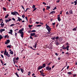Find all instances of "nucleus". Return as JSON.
Instances as JSON below:
<instances>
[{
  "instance_id": "30",
  "label": "nucleus",
  "mask_w": 77,
  "mask_h": 77,
  "mask_svg": "<svg viewBox=\"0 0 77 77\" xmlns=\"http://www.w3.org/2000/svg\"><path fill=\"white\" fill-rule=\"evenodd\" d=\"M36 32V30H32V31H31V32Z\"/></svg>"
},
{
  "instance_id": "61",
  "label": "nucleus",
  "mask_w": 77,
  "mask_h": 77,
  "mask_svg": "<svg viewBox=\"0 0 77 77\" xmlns=\"http://www.w3.org/2000/svg\"><path fill=\"white\" fill-rule=\"evenodd\" d=\"M35 38H37L38 37V35H35V36H34Z\"/></svg>"
},
{
  "instance_id": "43",
  "label": "nucleus",
  "mask_w": 77,
  "mask_h": 77,
  "mask_svg": "<svg viewBox=\"0 0 77 77\" xmlns=\"http://www.w3.org/2000/svg\"><path fill=\"white\" fill-rule=\"evenodd\" d=\"M69 45L67 46H66V49H67V48H69Z\"/></svg>"
},
{
  "instance_id": "5",
  "label": "nucleus",
  "mask_w": 77,
  "mask_h": 77,
  "mask_svg": "<svg viewBox=\"0 0 77 77\" xmlns=\"http://www.w3.org/2000/svg\"><path fill=\"white\" fill-rule=\"evenodd\" d=\"M46 70H48V71H50V70L51 69V68L48 66L46 68Z\"/></svg>"
},
{
  "instance_id": "47",
  "label": "nucleus",
  "mask_w": 77,
  "mask_h": 77,
  "mask_svg": "<svg viewBox=\"0 0 77 77\" xmlns=\"http://www.w3.org/2000/svg\"><path fill=\"white\" fill-rule=\"evenodd\" d=\"M36 10V8H34L33 10V11H35V10Z\"/></svg>"
},
{
  "instance_id": "3",
  "label": "nucleus",
  "mask_w": 77,
  "mask_h": 77,
  "mask_svg": "<svg viewBox=\"0 0 77 77\" xmlns=\"http://www.w3.org/2000/svg\"><path fill=\"white\" fill-rule=\"evenodd\" d=\"M11 14L13 15H20V14H18V12L17 11L12 12H11Z\"/></svg>"
},
{
  "instance_id": "7",
  "label": "nucleus",
  "mask_w": 77,
  "mask_h": 77,
  "mask_svg": "<svg viewBox=\"0 0 77 77\" xmlns=\"http://www.w3.org/2000/svg\"><path fill=\"white\" fill-rule=\"evenodd\" d=\"M10 42V40H7L6 42H5V44H9Z\"/></svg>"
},
{
  "instance_id": "8",
  "label": "nucleus",
  "mask_w": 77,
  "mask_h": 77,
  "mask_svg": "<svg viewBox=\"0 0 77 77\" xmlns=\"http://www.w3.org/2000/svg\"><path fill=\"white\" fill-rule=\"evenodd\" d=\"M10 32H8V33L11 34V35H12V32H13V31L12 29L10 30Z\"/></svg>"
},
{
  "instance_id": "11",
  "label": "nucleus",
  "mask_w": 77,
  "mask_h": 77,
  "mask_svg": "<svg viewBox=\"0 0 77 77\" xmlns=\"http://www.w3.org/2000/svg\"><path fill=\"white\" fill-rule=\"evenodd\" d=\"M35 33H31L30 34V35L32 36H35Z\"/></svg>"
},
{
  "instance_id": "12",
  "label": "nucleus",
  "mask_w": 77,
  "mask_h": 77,
  "mask_svg": "<svg viewBox=\"0 0 77 77\" xmlns=\"http://www.w3.org/2000/svg\"><path fill=\"white\" fill-rule=\"evenodd\" d=\"M42 68H43L42 67V66H40L38 67V70H39V69H42Z\"/></svg>"
},
{
  "instance_id": "29",
  "label": "nucleus",
  "mask_w": 77,
  "mask_h": 77,
  "mask_svg": "<svg viewBox=\"0 0 77 77\" xmlns=\"http://www.w3.org/2000/svg\"><path fill=\"white\" fill-rule=\"evenodd\" d=\"M3 10L5 11H6V8H5L3 7Z\"/></svg>"
},
{
  "instance_id": "31",
  "label": "nucleus",
  "mask_w": 77,
  "mask_h": 77,
  "mask_svg": "<svg viewBox=\"0 0 77 77\" xmlns=\"http://www.w3.org/2000/svg\"><path fill=\"white\" fill-rule=\"evenodd\" d=\"M10 53L11 54H14V52H13L12 51H11L10 52Z\"/></svg>"
},
{
  "instance_id": "44",
  "label": "nucleus",
  "mask_w": 77,
  "mask_h": 77,
  "mask_svg": "<svg viewBox=\"0 0 77 77\" xmlns=\"http://www.w3.org/2000/svg\"><path fill=\"white\" fill-rule=\"evenodd\" d=\"M19 59V58H18V57H17V58H16V60H18Z\"/></svg>"
},
{
  "instance_id": "50",
  "label": "nucleus",
  "mask_w": 77,
  "mask_h": 77,
  "mask_svg": "<svg viewBox=\"0 0 77 77\" xmlns=\"http://www.w3.org/2000/svg\"><path fill=\"white\" fill-rule=\"evenodd\" d=\"M35 23H36V24H39V22H36Z\"/></svg>"
},
{
  "instance_id": "20",
  "label": "nucleus",
  "mask_w": 77,
  "mask_h": 77,
  "mask_svg": "<svg viewBox=\"0 0 77 77\" xmlns=\"http://www.w3.org/2000/svg\"><path fill=\"white\" fill-rule=\"evenodd\" d=\"M55 13V11H52V12H51L50 14H54Z\"/></svg>"
},
{
  "instance_id": "37",
  "label": "nucleus",
  "mask_w": 77,
  "mask_h": 77,
  "mask_svg": "<svg viewBox=\"0 0 77 77\" xmlns=\"http://www.w3.org/2000/svg\"><path fill=\"white\" fill-rule=\"evenodd\" d=\"M0 39H3V37H2V35H0Z\"/></svg>"
},
{
  "instance_id": "49",
  "label": "nucleus",
  "mask_w": 77,
  "mask_h": 77,
  "mask_svg": "<svg viewBox=\"0 0 77 77\" xmlns=\"http://www.w3.org/2000/svg\"><path fill=\"white\" fill-rule=\"evenodd\" d=\"M60 2V0H58L56 1L57 3H59V2Z\"/></svg>"
},
{
  "instance_id": "2",
  "label": "nucleus",
  "mask_w": 77,
  "mask_h": 77,
  "mask_svg": "<svg viewBox=\"0 0 77 77\" xmlns=\"http://www.w3.org/2000/svg\"><path fill=\"white\" fill-rule=\"evenodd\" d=\"M46 28L48 30V32H50V31H51V28L47 24H46Z\"/></svg>"
},
{
  "instance_id": "63",
  "label": "nucleus",
  "mask_w": 77,
  "mask_h": 77,
  "mask_svg": "<svg viewBox=\"0 0 77 77\" xmlns=\"http://www.w3.org/2000/svg\"><path fill=\"white\" fill-rule=\"evenodd\" d=\"M44 75V73H41V75Z\"/></svg>"
},
{
  "instance_id": "34",
  "label": "nucleus",
  "mask_w": 77,
  "mask_h": 77,
  "mask_svg": "<svg viewBox=\"0 0 77 77\" xmlns=\"http://www.w3.org/2000/svg\"><path fill=\"white\" fill-rule=\"evenodd\" d=\"M15 74L16 75H17V76L18 77H19V75H18V74L17 72L15 73Z\"/></svg>"
},
{
  "instance_id": "16",
  "label": "nucleus",
  "mask_w": 77,
  "mask_h": 77,
  "mask_svg": "<svg viewBox=\"0 0 77 77\" xmlns=\"http://www.w3.org/2000/svg\"><path fill=\"white\" fill-rule=\"evenodd\" d=\"M37 43H36L35 44L34 46H33V47L34 48H35H35H36V46H37Z\"/></svg>"
},
{
  "instance_id": "38",
  "label": "nucleus",
  "mask_w": 77,
  "mask_h": 77,
  "mask_svg": "<svg viewBox=\"0 0 77 77\" xmlns=\"http://www.w3.org/2000/svg\"><path fill=\"white\" fill-rule=\"evenodd\" d=\"M22 18H24V17H25V15H22Z\"/></svg>"
},
{
  "instance_id": "39",
  "label": "nucleus",
  "mask_w": 77,
  "mask_h": 77,
  "mask_svg": "<svg viewBox=\"0 0 77 77\" xmlns=\"http://www.w3.org/2000/svg\"><path fill=\"white\" fill-rule=\"evenodd\" d=\"M32 26H33V25H29V28H30V27H32Z\"/></svg>"
},
{
  "instance_id": "59",
  "label": "nucleus",
  "mask_w": 77,
  "mask_h": 77,
  "mask_svg": "<svg viewBox=\"0 0 77 77\" xmlns=\"http://www.w3.org/2000/svg\"><path fill=\"white\" fill-rule=\"evenodd\" d=\"M17 32H16L15 34V36H17Z\"/></svg>"
},
{
  "instance_id": "57",
  "label": "nucleus",
  "mask_w": 77,
  "mask_h": 77,
  "mask_svg": "<svg viewBox=\"0 0 77 77\" xmlns=\"http://www.w3.org/2000/svg\"><path fill=\"white\" fill-rule=\"evenodd\" d=\"M43 5H46V3H45V2H43Z\"/></svg>"
},
{
  "instance_id": "36",
  "label": "nucleus",
  "mask_w": 77,
  "mask_h": 77,
  "mask_svg": "<svg viewBox=\"0 0 77 77\" xmlns=\"http://www.w3.org/2000/svg\"><path fill=\"white\" fill-rule=\"evenodd\" d=\"M74 3H75V6L77 5V1H74Z\"/></svg>"
},
{
  "instance_id": "13",
  "label": "nucleus",
  "mask_w": 77,
  "mask_h": 77,
  "mask_svg": "<svg viewBox=\"0 0 77 77\" xmlns=\"http://www.w3.org/2000/svg\"><path fill=\"white\" fill-rule=\"evenodd\" d=\"M63 39H62V38H60L59 39V42H62V40H63Z\"/></svg>"
},
{
  "instance_id": "6",
  "label": "nucleus",
  "mask_w": 77,
  "mask_h": 77,
  "mask_svg": "<svg viewBox=\"0 0 77 77\" xmlns=\"http://www.w3.org/2000/svg\"><path fill=\"white\" fill-rule=\"evenodd\" d=\"M11 20H12V19H7L5 20V23H7L8 22H9V21H11Z\"/></svg>"
},
{
  "instance_id": "55",
  "label": "nucleus",
  "mask_w": 77,
  "mask_h": 77,
  "mask_svg": "<svg viewBox=\"0 0 77 77\" xmlns=\"http://www.w3.org/2000/svg\"><path fill=\"white\" fill-rule=\"evenodd\" d=\"M8 37V35H5V38H6Z\"/></svg>"
},
{
  "instance_id": "25",
  "label": "nucleus",
  "mask_w": 77,
  "mask_h": 77,
  "mask_svg": "<svg viewBox=\"0 0 77 77\" xmlns=\"http://www.w3.org/2000/svg\"><path fill=\"white\" fill-rule=\"evenodd\" d=\"M67 74H69V75H70V74H72V72H67Z\"/></svg>"
},
{
  "instance_id": "60",
  "label": "nucleus",
  "mask_w": 77,
  "mask_h": 77,
  "mask_svg": "<svg viewBox=\"0 0 77 77\" xmlns=\"http://www.w3.org/2000/svg\"><path fill=\"white\" fill-rule=\"evenodd\" d=\"M43 72V71H40V73H41V74Z\"/></svg>"
},
{
  "instance_id": "32",
  "label": "nucleus",
  "mask_w": 77,
  "mask_h": 77,
  "mask_svg": "<svg viewBox=\"0 0 77 77\" xmlns=\"http://www.w3.org/2000/svg\"><path fill=\"white\" fill-rule=\"evenodd\" d=\"M15 25L14 24H11L10 26V27H12V26H14Z\"/></svg>"
},
{
  "instance_id": "45",
  "label": "nucleus",
  "mask_w": 77,
  "mask_h": 77,
  "mask_svg": "<svg viewBox=\"0 0 77 77\" xmlns=\"http://www.w3.org/2000/svg\"><path fill=\"white\" fill-rule=\"evenodd\" d=\"M32 8L34 9V8H35V5H33V6L32 7Z\"/></svg>"
},
{
  "instance_id": "58",
  "label": "nucleus",
  "mask_w": 77,
  "mask_h": 77,
  "mask_svg": "<svg viewBox=\"0 0 77 77\" xmlns=\"http://www.w3.org/2000/svg\"><path fill=\"white\" fill-rule=\"evenodd\" d=\"M57 9V8H56V7H55L54 8L53 10H54V9Z\"/></svg>"
},
{
  "instance_id": "62",
  "label": "nucleus",
  "mask_w": 77,
  "mask_h": 77,
  "mask_svg": "<svg viewBox=\"0 0 77 77\" xmlns=\"http://www.w3.org/2000/svg\"><path fill=\"white\" fill-rule=\"evenodd\" d=\"M69 66H67V69H68L69 68Z\"/></svg>"
},
{
  "instance_id": "26",
  "label": "nucleus",
  "mask_w": 77,
  "mask_h": 77,
  "mask_svg": "<svg viewBox=\"0 0 77 77\" xmlns=\"http://www.w3.org/2000/svg\"><path fill=\"white\" fill-rule=\"evenodd\" d=\"M73 31H77V29H76V28H74L72 29Z\"/></svg>"
},
{
  "instance_id": "33",
  "label": "nucleus",
  "mask_w": 77,
  "mask_h": 77,
  "mask_svg": "<svg viewBox=\"0 0 77 77\" xmlns=\"http://www.w3.org/2000/svg\"><path fill=\"white\" fill-rule=\"evenodd\" d=\"M63 48V50H66V48L65 47H63V48Z\"/></svg>"
},
{
  "instance_id": "24",
  "label": "nucleus",
  "mask_w": 77,
  "mask_h": 77,
  "mask_svg": "<svg viewBox=\"0 0 77 77\" xmlns=\"http://www.w3.org/2000/svg\"><path fill=\"white\" fill-rule=\"evenodd\" d=\"M6 54H7V52L6 51V50H5L4 53V55H6Z\"/></svg>"
},
{
  "instance_id": "41",
  "label": "nucleus",
  "mask_w": 77,
  "mask_h": 77,
  "mask_svg": "<svg viewBox=\"0 0 77 77\" xmlns=\"http://www.w3.org/2000/svg\"><path fill=\"white\" fill-rule=\"evenodd\" d=\"M30 39H33V37H32V36L31 35H30Z\"/></svg>"
},
{
  "instance_id": "40",
  "label": "nucleus",
  "mask_w": 77,
  "mask_h": 77,
  "mask_svg": "<svg viewBox=\"0 0 77 77\" xmlns=\"http://www.w3.org/2000/svg\"><path fill=\"white\" fill-rule=\"evenodd\" d=\"M1 56L2 57V58H4V57L3 56V55L2 54H1Z\"/></svg>"
},
{
  "instance_id": "21",
  "label": "nucleus",
  "mask_w": 77,
  "mask_h": 77,
  "mask_svg": "<svg viewBox=\"0 0 77 77\" xmlns=\"http://www.w3.org/2000/svg\"><path fill=\"white\" fill-rule=\"evenodd\" d=\"M69 12L71 14H72V10H70L69 11Z\"/></svg>"
},
{
  "instance_id": "51",
  "label": "nucleus",
  "mask_w": 77,
  "mask_h": 77,
  "mask_svg": "<svg viewBox=\"0 0 77 77\" xmlns=\"http://www.w3.org/2000/svg\"><path fill=\"white\" fill-rule=\"evenodd\" d=\"M39 23L40 24H42V25H43V24H44L42 23L39 22Z\"/></svg>"
},
{
  "instance_id": "17",
  "label": "nucleus",
  "mask_w": 77,
  "mask_h": 77,
  "mask_svg": "<svg viewBox=\"0 0 77 77\" xmlns=\"http://www.w3.org/2000/svg\"><path fill=\"white\" fill-rule=\"evenodd\" d=\"M11 45H8L7 46V48H11Z\"/></svg>"
},
{
  "instance_id": "14",
  "label": "nucleus",
  "mask_w": 77,
  "mask_h": 77,
  "mask_svg": "<svg viewBox=\"0 0 77 77\" xmlns=\"http://www.w3.org/2000/svg\"><path fill=\"white\" fill-rule=\"evenodd\" d=\"M6 56H7V57H10V55L8 54V52H7Z\"/></svg>"
},
{
  "instance_id": "27",
  "label": "nucleus",
  "mask_w": 77,
  "mask_h": 77,
  "mask_svg": "<svg viewBox=\"0 0 77 77\" xmlns=\"http://www.w3.org/2000/svg\"><path fill=\"white\" fill-rule=\"evenodd\" d=\"M50 6H47V8L46 9L48 10V9H50Z\"/></svg>"
},
{
  "instance_id": "28",
  "label": "nucleus",
  "mask_w": 77,
  "mask_h": 77,
  "mask_svg": "<svg viewBox=\"0 0 77 77\" xmlns=\"http://www.w3.org/2000/svg\"><path fill=\"white\" fill-rule=\"evenodd\" d=\"M29 23L30 24H32V21L31 20V19H30L29 20Z\"/></svg>"
},
{
  "instance_id": "1",
  "label": "nucleus",
  "mask_w": 77,
  "mask_h": 77,
  "mask_svg": "<svg viewBox=\"0 0 77 77\" xmlns=\"http://www.w3.org/2000/svg\"><path fill=\"white\" fill-rule=\"evenodd\" d=\"M24 30V29L23 28H22L21 30H19V33L21 34V36L22 38H23L24 37V32L23 31Z\"/></svg>"
},
{
  "instance_id": "18",
  "label": "nucleus",
  "mask_w": 77,
  "mask_h": 77,
  "mask_svg": "<svg viewBox=\"0 0 77 77\" xmlns=\"http://www.w3.org/2000/svg\"><path fill=\"white\" fill-rule=\"evenodd\" d=\"M20 70H21V72H22V73H23V72H24V70L23 69L21 68Z\"/></svg>"
},
{
  "instance_id": "19",
  "label": "nucleus",
  "mask_w": 77,
  "mask_h": 77,
  "mask_svg": "<svg viewBox=\"0 0 77 77\" xmlns=\"http://www.w3.org/2000/svg\"><path fill=\"white\" fill-rule=\"evenodd\" d=\"M57 19L59 21H61V19H60V17H58Z\"/></svg>"
},
{
  "instance_id": "9",
  "label": "nucleus",
  "mask_w": 77,
  "mask_h": 77,
  "mask_svg": "<svg viewBox=\"0 0 77 77\" xmlns=\"http://www.w3.org/2000/svg\"><path fill=\"white\" fill-rule=\"evenodd\" d=\"M4 31H5V29H2L0 30V32L1 33H2V32H4Z\"/></svg>"
},
{
  "instance_id": "48",
  "label": "nucleus",
  "mask_w": 77,
  "mask_h": 77,
  "mask_svg": "<svg viewBox=\"0 0 77 77\" xmlns=\"http://www.w3.org/2000/svg\"><path fill=\"white\" fill-rule=\"evenodd\" d=\"M15 57H14V58H13V60L14 62L16 61H15Z\"/></svg>"
},
{
  "instance_id": "15",
  "label": "nucleus",
  "mask_w": 77,
  "mask_h": 77,
  "mask_svg": "<svg viewBox=\"0 0 77 77\" xmlns=\"http://www.w3.org/2000/svg\"><path fill=\"white\" fill-rule=\"evenodd\" d=\"M1 26L2 27H4V26H5V23H3V24L1 23L0 24Z\"/></svg>"
},
{
  "instance_id": "4",
  "label": "nucleus",
  "mask_w": 77,
  "mask_h": 77,
  "mask_svg": "<svg viewBox=\"0 0 77 77\" xmlns=\"http://www.w3.org/2000/svg\"><path fill=\"white\" fill-rule=\"evenodd\" d=\"M55 43L56 45H59L60 44V43L59 42H58V40H55Z\"/></svg>"
},
{
  "instance_id": "53",
  "label": "nucleus",
  "mask_w": 77,
  "mask_h": 77,
  "mask_svg": "<svg viewBox=\"0 0 77 77\" xmlns=\"http://www.w3.org/2000/svg\"><path fill=\"white\" fill-rule=\"evenodd\" d=\"M55 24H56V23H52V25H55Z\"/></svg>"
},
{
  "instance_id": "22",
  "label": "nucleus",
  "mask_w": 77,
  "mask_h": 77,
  "mask_svg": "<svg viewBox=\"0 0 77 77\" xmlns=\"http://www.w3.org/2000/svg\"><path fill=\"white\" fill-rule=\"evenodd\" d=\"M9 14H7L6 16L5 17V18H7L9 17Z\"/></svg>"
},
{
  "instance_id": "54",
  "label": "nucleus",
  "mask_w": 77,
  "mask_h": 77,
  "mask_svg": "<svg viewBox=\"0 0 77 77\" xmlns=\"http://www.w3.org/2000/svg\"><path fill=\"white\" fill-rule=\"evenodd\" d=\"M12 20H14V21H15V19L14 18H12Z\"/></svg>"
},
{
  "instance_id": "10",
  "label": "nucleus",
  "mask_w": 77,
  "mask_h": 77,
  "mask_svg": "<svg viewBox=\"0 0 77 77\" xmlns=\"http://www.w3.org/2000/svg\"><path fill=\"white\" fill-rule=\"evenodd\" d=\"M17 21H22V19L20 18V17H18V20Z\"/></svg>"
},
{
  "instance_id": "46",
  "label": "nucleus",
  "mask_w": 77,
  "mask_h": 77,
  "mask_svg": "<svg viewBox=\"0 0 77 77\" xmlns=\"http://www.w3.org/2000/svg\"><path fill=\"white\" fill-rule=\"evenodd\" d=\"M30 73H31V72H28V75H30Z\"/></svg>"
},
{
  "instance_id": "42",
  "label": "nucleus",
  "mask_w": 77,
  "mask_h": 77,
  "mask_svg": "<svg viewBox=\"0 0 77 77\" xmlns=\"http://www.w3.org/2000/svg\"><path fill=\"white\" fill-rule=\"evenodd\" d=\"M56 39H59V37L58 36H57L55 38Z\"/></svg>"
},
{
  "instance_id": "64",
  "label": "nucleus",
  "mask_w": 77,
  "mask_h": 77,
  "mask_svg": "<svg viewBox=\"0 0 77 77\" xmlns=\"http://www.w3.org/2000/svg\"><path fill=\"white\" fill-rule=\"evenodd\" d=\"M25 19H26L27 21V17H25Z\"/></svg>"
},
{
  "instance_id": "56",
  "label": "nucleus",
  "mask_w": 77,
  "mask_h": 77,
  "mask_svg": "<svg viewBox=\"0 0 77 77\" xmlns=\"http://www.w3.org/2000/svg\"><path fill=\"white\" fill-rule=\"evenodd\" d=\"M66 14H67V15H69V13H68V12L67 11V12H66Z\"/></svg>"
},
{
  "instance_id": "35",
  "label": "nucleus",
  "mask_w": 77,
  "mask_h": 77,
  "mask_svg": "<svg viewBox=\"0 0 77 77\" xmlns=\"http://www.w3.org/2000/svg\"><path fill=\"white\" fill-rule=\"evenodd\" d=\"M55 37H52L51 38V39H52V40H55Z\"/></svg>"
},
{
  "instance_id": "52",
  "label": "nucleus",
  "mask_w": 77,
  "mask_h": 77,
  "mask_svg": "<svg viewBox=\"0 0 77 77\" xmlns=\"http://www.w3.org/2000/svg\"><path fill=\"white\" fill-rule=\"evenodd\" d=\"M40 26H41V25H38L37 26V27H40Z\"/></svg>"
},
{
  "instance_id": "23",
  "label": "nucleus",
  "mask_w": 77,
  "mask_h": 77,
  "mask_svg": "<svg viewBox=\"0 0 77 77\" xmlns=\"http://www.w3.org/2000/svg\"><path fill=\"white\" fill-rule=\"evenodd\" d=\"M42 66L43 68H45V64L44 63L43 64Z\"/></svg>"
}]
</instances>
